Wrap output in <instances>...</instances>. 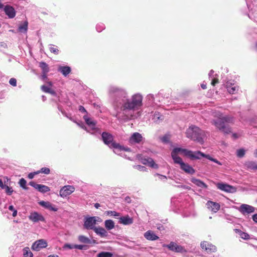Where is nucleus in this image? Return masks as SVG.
<instances>
[{
  "mask_svg": "<svg viewBox=\"0 0 257 257\" xmlns=\"http://www.w3.org/2000/svg\"><path fill=\"white\" fill-rule=\"evenodd\" d=\"M84 119L86 124L91 127L92 131H94V132H98L99 133H100L99 129L95 127L96 122L94 121L86 116H84Z\"/></svg>",
  "mask_w": 257,
  "mask_h": 257,
  "instance_id": "nucleus-15",
  "label": "nucleus"
},
{
  "mask_svg": "<svg viewBox=\"0 0 257 257\" xmlns=\"http://www.w3.org/2000/svg\"><path fill=\"white\" fill-rule=\"evenodd\" d=\"M245 151L243 149H240L237 150L236 155L239 158L243 157L245 155Z\"/></svg>",
  "mask_w": 257,
  "mask_h": 257,
  "instance_id": "nucleus-41",
  "label": "nucleus"
},
{
  "mask_svg": "<svg viewBox=\"0 0 257 257\" xmlns=\"http://www.w3.org/2000/svg\"><path fill=\"white\" fill-rule=\"evenodd\" d=\"M47 73H44V72H42V78L43 79H45L47 78Z\"/></svg>",
  "mask_w": 257,
  "mask_h": 257,
  "instance_id": "nucleus-56",
  "label": "nucleus"
},
{
  "mask_svg": "<svg viewBox=\"0 0 257 257\" xmlns=\"http://www.w3.org/2000/svg\"><path fill=\"white\" fill-rule=\"evenodd\" d=\"M186 136L190 139L196 141L200 144L204 143V138L205 137V132L196 126H190L186 131Z\"/></svg>",
  "mask_w": 257,
  "mask_h": 257,
  "instance_id": "nucleus-2",
  "label": "nucleus"
},
{
  "mask_svg": "<svg viewBox=\"0 0 257 257\" xmlns=\"http://www.w3.org/2000/svg\"><path fill=\"white\" fill-rule=\"evenodd\" d=\"M219 83V80L217 78H213L211 81V85L215 86L216 84Z\"/></svg>",
  "mask_w": 257,
  "mask_h": 257,
  "instance_id": "nucleus-49",
  "label": "nucleus"
},
{
  "mask_svg": "<svg viewBox=\"0 0 257 257\" xmlns=\"http://www.w3.org/2000/svg\"><path fill=\"white\" fill-rule=\"evenodd\" d=\"M178 187L187 190H190L191 189V188L189 186L185 185L178 186Z\"/></svg>",
  "mask_w": 257,
  "mask_h": 257,
  "instance_id": "nucleus-52",
  "label": "nucleus"
},
{
  "mask_svg": "<svg viewBox=\"0 0 257 257\" xmlns=\"http://www.w3.org/2000/svg\"><path fill=\"white\" fill-rule=\"evenodd\" d=\"M41 90L45 93H50L54 96L56 95V93L55 90L52 89L50 86L44 85L41 86Z\"/></svg>",
  "mask_w": 257,
  "mask_h": 257,
  "instance_id": "nucleus-26",
  "label": "nucleus"
},
{
  "mask_svg": "<svg viewBox=\"0 0 257 257\" xmlns=\"http://www.w3.org/2000/svg\"><path fill=\"white\" fill-rule=\"evenodd\" d=\"M257 162L253 161H246L244 164L245 169L250 171H255Z\"/></svg>",
  "mask_w": 257,
  "mask_h": 257,
  "instance_id": "nucleus-19",
  "label": "nucleus"
},
{
  "mask_svg": "<svg viewBox=\"0 0 257 257\" xmlns=\"http://www.w3.org/2000/svg\"><path fill=\"white\" fill-rule=\"evenodd\" d=\"M5 186V185H4L3 181L0 179V187L2 188H4Z\"/></svg>",
  "mask_w": 257,
  "mask_h": 257,
  "instance_id": "nucleus-57",
  "label": "nucleus"
},
{
  "mask_svg": "<svg viewBox=\"0 0 257 257\" xmlns=\"http://www.w3.org/2000/svg\"><path fill=\"white\" fill-rule=\"evenodd\" d=\"M58 71L64 76H66L71 72V68L69 66H61L58 68Z\"/></svg>",
  "mask_w": 257,
  "mask_h": 257,
  "instance_id": "nucleus-27",
  "label": "nucleus"
},
{
  "mask_svg": "<svg viewBox=\"0 0 257 257\" xmlns=\"http://www.w3.org/2000/svg\"><path fill=\"white\" fill-rule=\"evenodd\" d=\"M38 174V173L37 171L36 172H32V173H30L28 174V177L30 179H33L34 176L36 175H37Z\"/></svg>",
  "mask_w": 257,
  "mask_h": 257,
  "instance_id": "nucleus-48",
  "label": "nucleus"
},
{
  "mask_svg": "<svg viewBox=\"0 0 257 257\" xmlns=\"http://www.w3.org/2000/svg\"><path fill=\"white\" fill-rule=\"evenodd\" d=\"M163 246L167 247L169 250L177 252H183L186 251L183 246L178 245L176 243L173 241H171L169 244H164Z\"/></svg>",
  "mask_w": 257,
  "mask_h": 257,
  "instance_id": "nucleus-6",
  "label": "nucleus"
},
{
  "mask_svg": "<svg viewBox=\"0 0 257 257\" xmlns=\"http://www.w3.org/2000/svg\"><path fill=\"white\" fill-rule=\"evenodd\" d=\"M78 239L81 242L85 243H89L90 242V239L88 237L83 235L79 236Z\"/></svg>",
  "mask_w": 257,
  "mask_h": 257,
  "instance_id": "nucleus-38",
  "label": "nucleus"
},
{
  "mask_svg": "<svg viewBox=\"0 0 257 257\" xmlns=\"http://www.w3.org/2000/svg\"><path fill=\"white\" fill-rule=\"evenodd\" d=\"M40 205L45 208L48 209L51 211H57V208L53 207L51 203L49 202H45L42 201L39 203Z\"/></svg>",
  "mask_w": 257,
  "mask_h": 257,
  "instance_id": "nucleus-23",
  "label": "nucleus"
},
{
  "mask_svg": "<svg viewBox=\"0 0 257 257\" xmlns=\"http://www.w3.org/2000/svg\"><path fill=\"white\" fill-rule=\"evenodd\" d=\"M227 89L228 92L230 94L235 93L238 89V87L236 86H229L227 84Z\"/></svg>",
  "mask_w": 257,
  "mask_h": 257,
  "instance_id": "nucleus-34",
  "label": "nucleus"
},
{
  "mask_svg": "<svg viewBox=\"0 0 257 257\" xmlns=\"http://www.w3.org/2000/svg\"><path fill=\"white\" fill-rule=\"evenodd\" d=\"M206 158H207V159L211 161H213L216 163H217V164L219 165H222V163L218 161L217 160H216V159H214L212 157H211L210 155H206Z\"/></svg>",
  "mask_w": 257,
  "mask_h": 257,
  "instance_id": "nucleus-44",
  "label": "nucleus"
},
{
  "mask_svg": "<svg viewBox=\"0 0 257 257\" xmlns=\"http://www.w3.org/2000/svg\"><path fill=\"white\" fill-rule=\"evenodd\" d=\"M162 141L163 142H168V138L167 136H164L162 138Z\"/></svg>",
  "mask_w": 257,
  "mask_h": 257,
  "instance_id": "nucleus-55",
  "label": "nucleus"
},
{
  "mask_svg": "<svg viewBox=\"0 0 257 257\" xmlns=\"http://www.w3.org/2000/svg\"><path fill=\"white\" fill-rule=\"evenodd\" d=\"M50 51L51 53H54L55 55H58L59 51L58 48L54 47H50Z\"/></svg>",
  "mask_w": 257,
  "mask_h": 257,
  "instance_id": "nucleus-46",
  "label": "nucleus"
},
{
  "mask_svg": "<svg viewBox=\"0 0 257 257\" xmlns=\"http://www.w3.org/2000/svg\"><path fill=\"white\" fill-rule=\"evenodd\" d=\"M47 243L44 239H40L36 241L32 246V249L33 250L39 251L41 248L47 246Z\"/></svg>",
  "mask_w": 257,
  "mask_h": 257,
  "instance_id": "nucleus-10",
  "label": "nucleus"
},
{
  "mask_svg": "<svg viewBox=\"0 0 257 257\" xmlns=\"http://www.w3.org/2000/svg\"><path fill=\"white\" fill-rule=\"evenodd\" d=\"M232 137L235 139L238 138L237 135L236 134H233L232 135Z\"/></svg>",
  "mask_w": 257,
  "mask_h": 257,
  "instance_id": "nucleus-64",
  "label": "nucleus"
},
{
  "mask_svg": "<svg viewBox=\"0 0 257 257\" xmlns=\"http://www.w3.org/2000/svg\"><path fill=\"white\" fill-rule=\"evenodd\" d=\"M112 254L109 252H101L97 254L98 257H111Z\"/></svg>",
  "mask_w": 257,
  "mask_h": 257,
  "instance_id": "nucleus-40",
  "label": "nucleus"
},
{
  "mask_svg": "<svg viewBox=\"0 0 257 257\" xmlns=\"http://www.w3.org/2000/svg\"><path fill=\"white\" fill-rule=\"evenodd\" d=\"M75 191V188L74 186L71 185H66L63 187L60 190V195L62 197H65Z\"/></svg>",
  "mask_w": 257,
  "mask_h": 257,
  "instance_id": "nucleus-8",
  "label": "nucleus"
},
{
  "mask_svg": "<svg viewBox=\"0 0 257 257\" xmlns=\"http://www.w3.org/2000/svg\"><path fill=\"white\" fill-rule=\"evenodd\" d=\"M206 205L207 208L213 212H217L220 208L219 203L211 201H208L206 203Z\"/></svg>",
  "mask_w": 257,
  "mask_h": 257,
  "instance_id": "nucleus-17",
  "label": "nucleus"
},
{
  "mask_svg": "<svg viewBox=\"0 0 257 257\" xmlns=\"http://www.w3.org/2000/svg\"><path fill=\"white\" fill-rule=\"evenodd\" d=\"M84 247V245H74L75 248H78L79 249H83Z\"/></svg>",
  "mask_w": 257,
  "mask_h": 257,
  "instance_id": "nucleus-53",
  "label": "nucleus"
},
{
  "mask_svg": "<svg viewBox=\"0 0 257 257\" xmlns=\"http://www.w3.org/2000/svg\"><path fill=\"white\" fill-rule=\"evenodd\" d=\"M252 218L253 220L255 222L257 223V213L253 215Z\"/></svg>",
  "mask_w": 257,
  "mask_h": 257,
  "instance_id": "nucleus-54",
  "label": "nucleus"
},
{
  "mask_svg": "<svg viewBox=\"0 0 257 257\" xmlns=\"http://www.w3.org/2000/svg\"><path fill=\"white\" fill-rule=\"evenodd\" d=\"M191 182L195 184L196 186L199 187L203 188H207L208 186L203 181L199 179H197L196 178H192Z\"/></svg>",
  "mask_w": 257,
  "mask_h": 257,
  "instance_id": "nucleus-25",
  "label": "nucleus"
},
{
  "mask_svg": "<svg viewBox=\"0 0 257 257\" xmlns=\"http://www.w3.org/2000/svg\"><path fill=\"white\" fill-rule=\"evenodd\" d=\"M239 211L243 214H246L254 212L255 208L252 206L243 204L240 206Z\"/></svg>",
  "mask_w": 257,
  "mask_h": 257,
  "instance_id": "nucleus-11",
  "label": "nucleus"
},
{
  "mask_svg": "<svg viewBox=\"0 0 257 257\" xmlns=\"http://www.w3.org/2000/svg\"><path fill=\"white\" fill-rule=\"evenodd\" d=\"M105 227L107 230H111L114 227V222L110 219L106 220L104 222Z\"/></svg>",
  "mask_w": 257,
  "mask_h": 257,
  "instance_id": "nucleus-33",
  "label": "nucleus"
},
{
  "mask_svg": "<svg viewBox=\"0 0 257 257\" xmlns=\"http://www.w3.org/2000/svg\"><path fill=\"white\" fill-rule=\"evenodd\" d=\"M94 207L98 209L100 207V204L98 203H96L94 204Z\"/></svg>",
  "mask_w": 257,
  "mask_h": 257,
  "instance_id": "nucleus-61",
  "label": "nucleus"
},
{
  "mask_svg": "<svg viewBox=\"0 0 257 257\" xmlns=\"http://www.w3.org/2000/svg\"><path fill=\"white\" fill-rule=\"evenodd\" d=\"M142 105V96L140 94L133 96L132 101H127L122 107V110L138 109Z\"/></svg>",
  "mask_w": 257,
  "mask_h": 257,
  "instance_id": "nucleus-3",
  "label": "nucleus"
},
{
  "mask_svg": "<svg viewBox=\"0 0 257 257\" xmlns=\"http://www.w3.org/2000/svg\"><path fill=\"white\" fill-rule=\"evenodd\" d=\"M143 137L139 133H135L130 138V142L131 143H140L142 140Z\"/></svg>",
  "mask_w": 257,
  "mask_h": 257,
  "instance_id": "nucleus-20",
  "label": "nucleus"
},
{
  "mask_svg": "<svg viewBox=\"0 0 257 257\" xmlns=\"http://www.w3.org/2000/svg\"><path fill=\"white\" fill-rule=\"evenodd\" d=\"M29 219L34 222H38L39 221L44 222L45 218L41 214L36 212L31 213L29 217Z\"/></svg>",
  "mask_w": 257,
  "mask_h": 257,
  "instance_id": "nucleus-14",
  "label": "nucleus"
},
{
  "mask_svg": "<svg viewBox=\"0 0 257 257\" xmlns=\"http://www.w3.org/2000/svg\"><path fill=\"white\" fill-rule=\"evenodd\" d=\"M123 90L119 87L115 86H112L110 88L109 92L111 94H114L117 92H121Z\"/></svg>",
  "mask_w": 257,
  "mask_h": 257,
  "instance_id": "nucleus-36",
  "label": "nucleus"
},
{
  "mask_svg": "<svg viewBox=\"0 0 257 257\" xmlns=\"http://www.w3.org/2000/svg\"><path fill=\"white\" fill-rule=\"evenodd\" d=\"M180 168L188 174L192 175L195 172V170L190 165L184 162L180 165Z\"/></svg>",
  "mask_w": 257,
  "mask_h": 257,
  "instance_id": "nucleus-18",
  "label": "nucleus"
},
{
  "mask_svg": "<svg viewBox=\"0 0 257 257\" xmlns=\"http://www.w3.org/2000/svg\"><path fill=\"white\" fill-rule=\"evenodd\" d=\"M101 137L103 143L109 146L110 148L122 150V147L119 144L113 141V136L110 133L103 132Z\"/></svg>",
  "mask_w": 257,
  "mask_h": 257,
  "instance_id": "nucleus-4",
  "label": "nucleus"
},
{
  "mask_svg": "<svg viewBox=\"0 0 257 257\" xmlns=\"http://www.w3.org/2000/svg\"><path fill=\"white\" fill-rule=\"evenodd\" d=\"M217 119H212L211 121L212 124L214 125L219 131L225 134L231 132V128L229 126V123H233L234 118L230 115L223 116L220 113L216 116Z\"/></svg>",
  "mask_w": 257,
  "mask_h": 257,
  "instance_id": "nucleus-1",
  "label": "nucleus"
},
{
  "mask_svg": "<svg viewBox=\"0 0 257 257\" xmlns=\"http://www.w3.org/2000/svg\"><path fill=\"white\" fill-rule=\"evenodd\" d=\"M234 231L236 233H238L239 234L241 238L244 240H248L250 238V236L247 233L243 232L238 229H234Z\"/></svg>",
  "mask_w": 257,
  "mask_h": 257,
  "instance_id": "nucleus-29",
  "label": "nucleus"
},
{
  "mask_svg": "<svg viewBox=\"0 0 257 257\" xmlns=\"http://www.w3.org/2000/svg\"><path fill=\"white\" fill-rule=\"evenodd\" d=\"M93 230L95 231V232L96 233H97V234H99L101 237H106L107 235V231L102 227H95L93 228Z\"/></svg>",
  "mask_w": 257,
  "mask_h": 257,
  "instance_id": "nucleus-24",
  "label": "nucleus"
},
{
  "mask_svg": "<svg viewBox=\"0 0 257 257\" xmlns=\"http://www.w3.org/2000/svg\"><path fill=\"white\" fill-rule=\"evenodd\" d=\"M38 174L39 173H44L45 174H49L50 172L49 168L47 167H44L41 168V170L37 171Z\"/></svg>",
  "mask_w": 257,
  "mask_h": 257,
  "instance_id": "nucleus-42",
  "label": "nucleus"
},
{
  "mask_svg": "<svg viewBox=\"0 0 257 257\" xmlns=\"http://www.w3.org/2000/svg\"><path fill=\"white\" fill-rule=\"evenodd\" d=\"M17 211L16 210H15L14 211H13V216L14 217H15L17 216Z\"/></svg>",
  "mask_w": 257,
  "mask_h": 257,
  "instance_id": "nucleus-62",
  "label": "nucleus"
},
{
  "mask_svg": "<svg viewBox=\"0 0 257 257\" xmlns=\"http://www.w3.org/2000/svg\"><path fill=\"white\" fill-rule=\"evenodd\" d=\"M64 247L68 248L69 249L75 248H74V245H71V244H65Z\"/></svg>",
  "mask_w": 257,
  "mask_h": 257,
  "instance_id": "nucleus-51",
  "label": "nucleus"
},
{
  "mask_svg": "<svg viewBox=\"0 0 257 257\" xmlns=\"http://www.w3.org/2000/svg\"><path fill=\"white\" fill-rule=\"evenodd\" d=\"M23 251L24 257H33V254L29 247H25Z\"/></svg>",
  "mask_w": 257,
  "mask_h": 257,
  "instance_id": "nucleus-35",
  "label": "nucleus"
},
{
  "mask_svg": "<svg viewBox=\"0 0 257 257\" xmlns=\"http://www.w3.org/2000/svg\"><path fill=\"white\" fill-rule=\"evenodd\" d=\"M9 209L11 211H14L15 209L14 208V207L13 205H10L9 207Z\"/></svg>",
  "mask_w": 257,
  "mask_h": 257,
  "instance_id": "nucleus-58",
  "label": "nucleus"
},
{
  "mask_svg": "<svg viewBox=\"0 0 257 257\" xmlns=\"http://www.w3.org/2000/svg\"><path fill=\"white\" fill-rule=\"evenodd\" d=\"M189 150L185 149H182L181 148H174L172 151L171 153L178 155L179 153H182L185 156H187V154H188Z\"/></svg>",
  "mask_w": 257,
  "mask_h": 257,
  "instance_id": "nucleus-28",
  "label": "nucleus"
},
{
  "mask_svg": "<svg viewBox=\"0 0 257 257\" xmlns=\"http://www.w3.org/2000/svg\"><path fill=\"white\" fill-rule=\"evenodd\" d=\"M144 236L146 239L150 240H155L159 238V237L151 230L147 231L145 232Z\"/></svg>",
  "mask_w": 257,
  "mask_h": 257,
  "instance_id": "nucleus-22",
  "label": "nucleus"
},
{
  "mask_svg": "<svg viewBox=\"0 0 257 257\" xmlns=\"http://www.w3.org/2000/svg\"><path fill=\"white\" fill-rule=\"evenodd\" d=\"M106 213L107 214V215L111 216L118 217L119 216V213L116 212L115 211H106Z\"/></svg>",
  "mask_w": 257,
  "mask_h": 257,
  "instance_id": "nucleus-43",
  "label": "nucleus"
},
{
  "mask_svg": "<svg viewBox=\"0 0 257 257\" xmlns=\"http://www.w3.org/2000/svg\"><path fill=\"white\" fill-rule=\"evenodd\" d=\"M4 11L6 14L10 19L14 18L16 16V11L14 8L10 6L7 5L4 8Z\"/></svg>",
  "mask_w": 257,
  "mask_h": 257,
  "instance_id": "nucleus-16",
  "label": "nucleus"
},
{
  "mask_svg": "<svg viewBox=\"0 0 257 257\" xmlns=\"http://www.w3.org/2000/svg\"><path fill=\"white\" fill-rule=\"evenodd\" d=\"M206 155L200 151L192 152L189 150L187 157L190 158L191 160L200 159L201 157L206 158Z\"/></svg>",
  "mask_w": 257,
  "mask_h": 257,
  "instance_id": "nucleus-12",
  "label": "nucleus"
},
{
  "mask_svg": "<svg viewBox=\"0 0 257 257\" xmlns=\"http://www.w3.org/2000/svg\"><path fill=\"white\" fill-rule=\"evenodd\" d=\"M28 27V22L25 21L23 24L19 26L18 28V31L21 33H25L27 32Z\"/></svg>",
  "mask_w": 257,
  "mask_h": 257,
  "instance_id": "nucleus-30",
  "label": "nucleus"
},
{
  "mask_svg": "<svg viewBox=\"0 0 257 257\" xmlns=\"http://www.w3.org/2000/svg\"><path fill=\"white\" fill-rule=\"evenodd\" d=\"M200 245L201 248L207 252H214L216 249V247L215 245L207 241H203L201 243Z\"/></svg>",
  "mask_w": 257,
  "mask_h": 257,
  "instance_id": "nucleus-13",
  "label": "nucleus"
},
{
  "mask_svg": "<svg viewBox=\"0 0 257 257\" xmlns=\"http://www.w3.org/2000/svg\"><path fill=\"white\" fill-rule=\"evenodd\" d=\"M100 220V218L98 217H90L87 218L84 222V226L87 229H93L95 227L94 226L96 224V221Z\"/></svg>",
  "mask_w": 257,
  "mask_h": 257,
  "instance_id": "nucleus-7",
  "label": "nucleus"
},
{
  "mask_svg": "<svg viewBox=\"0 0 257 257\" xmlns=\"http://www.w3.org/2000/svg\"><path fill=\"white\" fill-rule=\"evenodd\" d=\"M39 67L41 68L42 72H44V73H48L49 71L48 65L44 62H40L39 63Z\"/></svg>",
  "mask_w": 257,
  "mask_h": 257,
  "instance_id": "nucleus-32",
  "label": "nucleus"
},
{
  "mask_svg": "<svg viewBox=\"0 0 257 257\" xmlns=\"http://www.w3.org/2000/svg\"><path fill=\"white\" fill-rule=\"evenodd\" d=\"M149 158H144V159H142V163L143 164L148 165V162H149Z\"/></svg>",
  "mask_w": 257,
  "mask_h": 257,
  "instance_id": "nucleus-50",
  "label": "nucleus"
},
{
  "mask_svg": "<svg viewBox=\"0 0 257 257\" xmlns=\"http://www.w3.org/2000/svg\"><path fill=\"white\" fill-rule=\"evenodd\" d=\"M9 83L11 85L16 86L17 85V80L15 78H12L10 79Z\"/></svg>",
  "mask_w": 257,
  "mask_h": 257,
  "instance_id": "nucleus-47",
  "label": "nucleus"
},
{
  "mask_svg": "<svg viewBox=\"0 0 257 257\" xmlns=\"http://www.w3.org/2000/svg\"><path fill=\"white\" fill-rule=\"evenodd\" d=\"M148 166L155 169H157L159 167L158 165L154 162V161L152 158H149Z\"/></svg>",
  "mask_w": 257,
  "mask_h": 257,
  "instance_id": "nucleus-37",
  "label": "nucleus"
},
{
  "mask_svg": "<svg viewBox=\"0 0 257 257\" xmlns=\"http://www.w3.org/2000/svg\"><path fill=\"white\" fill-rule=\"evenodd\" d=\"M254 157L257 158V149L255 150L254 151Z\"/></svg>",
  "mask_w": 257,
  "mask_h": 257,
  "instance_id": "nucleus-63",
  "label": "nucleus"
},
{
  "mask_svg": "<svg viewBox=\"0 0 257 257\" xmlns=\"http://www.w3.org/2000/svg\"><path fill=\"white\" fill-rule=\"evenodd\" d=\"M171 157L175 164H179L180 166L182 165V163H184L182 159L178 155L171 153Z\"/></svg>",
  "mask_w": 257,
  "mask_h": 257,
  "instance_id": "nucleus-31",
  "label": "nucleus"
},
{
  "mask_svg": "<svg viewBox=\"0 0 257 257\" xmlns=\"http://www.w3.org/2000/svg\"><path fill=\"white\" fill-rule=\"evenodd\" d=\"M20 186L25 190H27L28 188L26 186L27 182L24 178H21L19 182Z\"/></svg>",
  "mask_w": 257,
  "mask_h": 257,
  "instance_id": "nucleus-39",
  "label": "nucleus"
},
{
  "mask_svg": "<svg viewBox=\"0 0 257 257\" xmlns=\"http://www.w3.org/2000/svg\"><path fill=\"white\" fill-rule=\"evenodd\" d=\"M79 110L81 111L85 112L86 110L82 106H80Z\"/></svg>",
  "mask_w": 257,
  "mask_h": 257,
  "instance_id": "nucleus-60",
  "label": "nucleus"
},
{
  "mask_svg": "<svg viewBox=\"0 0 257 257\" xmlns=\"http://www.w3.org/2000/svg\"><path fill=\"white\" fill-rule=\"evenodd\" d=\"M201 88L203 89H205L207 88V86H206V85L205 84H202L201 85Z\"/></svg>",
  "mask_w": 257,
  "mask_h": 257,
  "instance_id": "nucleus-59",
  "label": "nucleus"
},
{
  "mask_svg": "<svg viewBox=\"0 0 257 257\" xmlns=\"http://www.w3.org/2000/svg\"><path fill=\"white\" fill-rule=\"evenodd\" d=\"M216 186L218 189L227 193H234L236 191L235 187L226 183H217Z\"/></svg>",
  "mask_w": 257,
  "mask_h": 257,
  "instance_id": "nucleus-5",
  "label": "nucleus"
},
{
  "mask_svg": "<svg viewBox=\"0 0 257 257\" xmlns=\"http://www.w3.org/2000/svg\"><path fill=\"white\" fill-rule=\"evenodd\" d=\"M29 184L39 192L43 193H46L50 190V188L48 186L42 184H37L34 181L30 182Z\"/></svg>",
  "mask_w": 257,
  "mask_h": 257,
  "instance_id": "nucleus-9",
  "label": "nucleus"
},
{
  "mask_svg": "<svg viewBox=\"0 0 257 257\" xmlns=\"http://www.w3.org/2000/svg\"><path fill=\"white\" fill-rule=\"evenodd\" d=\"M7 194L9 195H11L13 192V190L12 187H10L7 185H5L4 188Z\"/></svg>",
  "mask_w": 257,
  "mask_h": 257,
  "instance_id": "nucleus-45",
  "label": "nucleus"
},
{
  "mask_svg": "<svg viewBox=\"0 0 257 257\" xmlns=\"http://www.w3.org/2000/svg\"><path fill=\"white\" fill-rule=\"evenodd\" d=\"M119 223L124 225L131 224L133 223V218L128 215L121 217L119 218Z\"/></svg>",
  "mask_w": 257,
  "mask_h": 257,
  "instance_id": "nucleus-21",
  "label": "nucleus"
}]
</instances>
